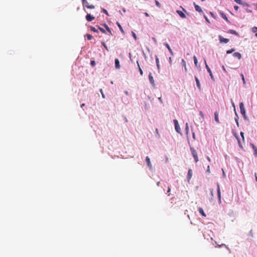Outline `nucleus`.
Returning a JSON list of instances; mask_svg holds the SVG:
<instances>
[{
  "mask_svg": "<svg viewBox=\"0 0 257 257\" xmlns=\"http://www.w3.org/2000/svg\"><path fill=\"white\" fill-rule=\"evenodd\" d=\"M239 108L240 110V113L242 115L244 119L249 121V119L246 115V112L244 107V104L242 102L239 103Z\"/></svg>",
  "mask_w": 257,
  "mask_h": 257,
  "instance_id": "nucleus-1",
  "label": "nucleus"
},
{
  "mask_svg": "<svg viewBox=\"0 0 257 257\" xmlns=\"http://www.w3.org/2000/svg\"><path fill=\"white\" fill-rule=\"evenodd\" d=\"M190 151H191V154L194 158L195 162L196 163H197L198 161V157L197 156V152L194 149V148L192 147H190Z\"/></svg>",
  "mask_w": 257,
  "mask_h": 257,
  "instance_id": "nucleus-2",
  "label": "nucleus"
},
{
  "mask_svg": "<svg viewBox=\"0 0 257 257\" xmlns=\"http://www.w3.org/2000/svg\"><path fill=\"white\" fill-rule=\"evenodd\" d=\"M204 62H205V67H206V68L207 69V72L209 74V75L210 76V78H211V80H213V81H214L215 79H214V76H213V75L212 74V73L211 72V70L210 69V68L209 67L208 65H207L205 60H204Z\"/></svg>",
  "mask_w": 257,
  "mask_h": 257,
  "instance_id": "nucleus-3",
  "label": "nucleus"
},
{
  "mask_svg": "<svg viewBox=\"0 0 257 257\" xmlns=\"http://www.w3.org/2000/svg\"><path fill=\"white\" fill-rule=\"evenodd\" d=\"M217 197L218 199V203L219 204H220L221 201V192L219 187V184L218 183H217Z\"/></svg>",
  "mask_w": 257,
  "mask_h": 257,
  "instance_id": "nucleus-4",
  "label": "nucleus"
},
{
  "mask_svg": "<svg viewBox=\"0 0 257 257\" xmlns=\"http://www.w3.org/2000/svg\"><path fill=\"white\" fill-rule=\"evenodd\" d=\"M232 104L233 106L234 107V109L235 113V117L234 118V119H235V122L236 123V125H237V126H239V122H238V118H239V117H238V115L237 112L235 111L234 103L232 101Z\"/></svg>",
  "mask_w": 257,
  "mask_h": 257,
  "instance_id": "nucleus-5",
  "label": "nucleus"
},
{
  "mask_svg": "<svg viewBox=\"0 0 257 257\" xmlns=\"http://www.w3.org/2000/svg\"><path fill=\"white\" fill-rule=\"evenodd\" d=\"M218 39L219 40L220 43H227L229 41L228 39L224 38L220 35H219L218 36Z\"/></svg>",
  "mask_w": 257,
  "mask_h": 257,
  "instance_id": "nucleus-6",
  "label": "nucleus"
},
{
  "mask_svg": "<svg viewBox=\"0 0 257 257\" xmlns=\"http://www.w3.org/2000/svg\"><path fill=\"white\" fill-rule=\"evenodd\" d=\"M148 77H149V80L150 83L152 84V85L153 86H155V81L154 80L153 77L151 72L149 73Z\"/></svg>",
  "mask_w": 257,
  "mask_h": 257,
  "instance_id": "nucleus-7",
  "label": "nucleus"
},
{
  "mask_svg": "<svg viewBox=\"0 0 257 257\" xmlns=\"http://www.w3.org/2000/svg\"><path fill=\"white\" fill-rule=\"evenodd\" d=\"M219 14L222 18H223L224 20H225L228 23H230V22L228 19L227 17H226V15L222 12L220 11Z\"/></svg>",
  "mask_w": 257,
  "mask_h": 257,
  "instance_id": "nucleus-8",
  "label": "nucleus"
},
{
  "mask_svg": "<svg viewBox=\"0 0 257 257\" xmlns=\"http://www.w3.org/2000/svg\"><path fill=\"white\" fill-rule=\"evenodd\" d=\"M250 146L252 147V148L253 149V151H254V156L255 157H257V147L252 143H250Z\"/></svg>",
  "mask_w": 257,
  "mask_h": 257,
  "instance_id": "nucleus-9",
  "label": "nucleus"
},
{
  "mask_svg": "<svg viewBox=\"0 0 257 257\" xmlns=\"http://www.w3.org/2000/svg\"><path fill=\"white\" fill-rule=\"evenodd\" d=\"M85 18L88 22H91L95 19V18L93 16L89 14H87V15L85 17Z\"/></svg>",
  "mask_w": 257,
  "mask_h": 257,
  "instance_id": "nucleus-10",
  "label": "nucleus"
},
{
  "mask_svg": "<svg viewBox=\"0 0 257 257\" xmlns=\"http://www.w3.org/2000/svg\"><path fill=\"white\" fill-rule=\"evenodd\" d=\"M146 162L147 163V164L148 166L149 167V169L150 170H152V164L151 163L150 159V158H149V157L148 156L146 157Z\"/></svg>",
  "mask_w": 257,
  "mask_h": 257,
  "instance_id": "nucleus-11",
  "label": "nucleus"
},
{
  "mask_svg": "<svg viewBox=\"0 0 257 257\" xmlns=\"http://www.w3.org/2000/svg\"><path fill=\"white\" fill-rule=\"evenodd\" d=\"M194 78H195V81L196 83L197 87L198 88V89L200 91L201 90V85L200 83L199 80L196 76L194 77Z\"/></svg>",
  "mask_w": 257,
  "mask_h": 257,
  "instance_id": "nucleus-12",
  "label": "nucleus"
},
{
  "mask_svg": "<svg viewBox=\"0 0 257 257\" xmlns=\"http://www.w3.org/2000/svg\"><path fill=\"white\" fill-rule=\"evenodd\" d=\"M176 13L179 15V16L181 18H183V19L186 18V16L185 14L183 12H182L180 10H177Z\"/></svg>",
  "mask_w": 257,
  "mask_h": 257,
  "instance_id": "nucleus-13",
  "label": "nucleus"
},
{
  "mask_svg": "<svg viewBox=\"0 0 257 257\" xmlns=\"http://www.w3.org/2000/svg\"><path fill=\"white\" fill-rule=\"evenodd\" d=\"M164 45L166 47V48L168 49V50H169V52L170 53L171 55L172 56H173L174 55V53L172 51V50L171 49V47H170L169 45L167 43H165L164 44Z\"/></svg>",
  "mask_w": 257,
  "mask_h": 257,
  "instance_id": "nucleus-14",
  "label": "nucleus"
},
{
  "mask_svg": "<svg viewBox=\"0 0 257 257\" xmlns=\"http://www.w3.org/2000/svg\"><path fill=\"white\" fill-rule=\"evenodd\" d=\"M114 63H115V67L116 69H119L120 66L119 64V61L117 58L115 59Z\"/></svg>",
  "mask_w": 257,
  "mask_h": 257,
  "instance_id": "nucleus-15",
  "label": "nucleus"
},
{
  "mask_svg": "<svg viewBox=\"0 0 257 257\" xmlns=\"http://www.w3.org/2000/svg\"><path fill=\"white\" fill-rule=\"evenodd\" d=\"M193 5L194 6L195 9L196 11L200 13L202 12V9L198 5H196L195 3H193Z\"/></svg>",
  "mask_w": 257,
  "mask_h": 257,
  "instance_id": "nucleus-16",
  "label": "nucleus"
},
{
  "mask_svg": "<svg viewBox=\"0 0 257 257\" xmlns=\"http://www.w3.org/2000/svg\"><path fill=\"white\" fill-rule=\"evenodd\" d=\"M155 59H156V65H157V69L159 71V72L160 71V64H159V58L158 57V56L157 55L155 56Z\"/></svg>",
  "mask_w": 257,
  "mask_h": 257,
  "instance_id": "nucleus-17",
  "label": "nucleus"
},
{
  "mask_svg": "<svg viewBox=\"0 0 257 257\" xmlns=\"http://www.w3.org/2000/svg\"><path fill=\"white\" fill-rule=\"evenodd\" d=\"M214 119H215V121L217 123H220V121H219V118H218V112L217 111H215L214 113Z\"/></svg>",
  "mask_w": 257,
  "mask_h": 257,
  "instance_id": "nucleus-18",
  "label": "nucleus"
},
{
  "mask_svg": "<svg viewBox=\"0 0 257 257\" xmlns=\"http://www.w3.org/2000/svg\"><path fill=\"white\" fill-rule=\"evenodd\" d=\"M228 33L235 35L238 37L239 36V34L233 30L230 29L227 31Z\"/></svg>",
  "mask_w": 257,
  "mask_h": 257,
  "instance_id": "nucleus-19",
  "label": "nucleus"
},
{
  "mask_svg": "<svg viewBox=\"0 0 257 257\" xmlns=\"http://www.w3.org/2000/svg\"><path fill=\"white\" fill-rule=\"evenodd\" d=\"M193 60H194V64H195V66L197 68H199L200 69V66L199 65H198V61H197V59L196 58V57L195 56H194L193 57Z\"/></svg>",
  "mask_w": 257,
  "mask_h": 257,
  "instance_id": "nucleus-20",
  "label": "nucleus"
},
{
  "mask_svg": "<svg viewBox=\"0 0 257 257\" xmlns=\"http://www.w3.org/2000/svg\"><path fill=\"white\" fill-rule=\"evenodd\" d=\"M192 176V171L191 169H189L188 174H187V178L188 181H189V180L191 178Z\"/></svg>",
  "mask_w": 257,
  "mask_h": 257,
  "instance_id": "nucleus-21",
  "label": "nucleus"
},
{
  "mask_svg": "<svg viewBox=\"0 0 257 257\" xmlns=\"http://www.w3.org/2000/svg\"><path fill=\"white\" fill-rule=\"evenodd\" d=\"M233 56L237 58L239 60H240L241 58V55L239 52H234L233 54Z\"/></svg>",
  "mask_w": 257,
  "mask_h": 257,
  "instance_id": "nucleus-22",
  "label": "nucleus"
},
{
  "mask_svg": "<svg viewBox=\"0 0 257 257\" xmlns=\"http://www.w3.org/2000/svg\"><path fill=\"white\" fill-rule=\"evenodd\" d=\"M175 128L176 131L178 133L182 135V133H181V128L180 127L179 124L175 125Z\"/></svg>",
  "mask_w": 257,
  "mask_h": 257,
  "instance_id": "nucleus-23",
  "label": "nucleus"
},
{
  "mask_svg": "<svg viewBox=\"0 0 257 257\" xmlns=\"http://www.w3.org/2000/svg\"><path fill=\"white\" fill-rule=\"evenodd\" d=\"M181 64H182V66L184 67L185 72H187V69L186 65V62L183 59H182L181 60Z\"/></svg>",
  "mask_w": 257,
  "mask_h": 257,
  "instance_id": "nucleus-24",
  "label": "nucleus"
},
{
  "mask_svg": "<svg viewBox=\"0 0 257 257\" xmlns=\"http://www.w3.org/2000/svg\"><path fill=\"white\" fill-rule=\"evenodd\" d=\"M185 132L186 135L188 136L189 134V125L188 123L185 124Z\"/></svg>",
  "mask_w": 257,
  "mask_h": 257,
  "instance_id": "nucleus-25",
  "label": "nucleus"
},
{
  "mask_svg": "<svg viewBox=\"0 0 257 257\" xmlns=\"http://www.w3.org/2000/svg\"><path fill=\"white\" fill-rule=\"evenodd\" d=\"M199 212L203 216L206 217V214L204 213L203 209L201 207L198 208Z\"/></svg>",
  "mask_w": 257,
  "mask_h": 257,
  "instance_id": "nucleus-26",
  "label": "nucleus"
},
{
  "mask_svg": "<svg viewBox=\"0 0 257 257\" xmlns=\"http://www.w3.org/2000/svg\"><path fill=\"white\" fill-rule=\"evenodd\" d=\"M82 3L83 7H86L89 5L88 3L87 2V0H82Z\"/></svg>",
  "mask_w": 257,
  "mask_h": 257,
  "instance_id": "nucleus-27",
  "label": "nucleus"
},
{
  "mask_svg": "<svg viewBox=\"0 0 257 257\" xmlns=\"http://www.w3.org/2000/svg\"><path fill=\"white\" fill-rule=\"evenodd\" d=\"M116 25H117V26L118 27L120 31H121V32L123 34L124 33V31H123L121 26L120 25V24L118 23V22H116Z\"/></svg>",
  "mask_w": 257,
  "mask_h": 257,
  "instance_id": "nucleus-28",
  "label": "nucleus"
},
{
  "mask_svg": "<svg viewBox=\"0 0 257 257\" xmlns=\"http://www.w3.org/2000/svg\"><path fill=\"white\" fill-rule=\"evenodd\" d=\"M137 64H138V68H139V71H140V74H141V75H143V71L142 69H141V67H140V64H139V61H137Z\"/></svg>",
  "mask_w": 257,
  "mask_h": 257,
  "instance_id": "nucleus-29",
  "label": "nucleus"
},
{
  "mask_svg": "<svg viewBox=\"0 0 257 257\" xmlns=\"http://www.w3.org/2000/svg\"><path fill=\"white\" fill-rule=\"evenodd\" d=\"M96 27L98 28V29L103 33L105 34L106 31L103 28L99 27L98 25H97Z\"/></svg>",
  "mask_w": 257,
  "mask_h": 257,
  "instance_id": "nucleus-30",
  "label": "nucleus"
},
{
  "mask_svg": "<svg viewBox=\"0 0 257 257\" xmlns=\"http://www.w3.org/2000/svg\"><path fill=\"white\" fill-rule=\"evenodd\" d=\"M156 136L158 139L160 138V135L159 133V131L158 128H156L155 130Z\"/></svg>",
  "mask_w": 257,
  "mask_h": 257,
  "instance_id": "nucleus-31",
  "label": "nucleus"
},
{
  "mask_svg": "<svg viewBox=\"0 0 257 257\" xmlns=\"http://www.w3.org/2000/svg\"><path fill=\"white\" fill-rule=\"evenodd\" d=\"M90 29L95 33H98V31L95 28L92 26H90Z\"/></svg>",
  "mask_w": 257,
  "mask_h": 257,
  "instance_id": "nucleus-32",
  "label": "nucleus"
},
{
  "mask_svg": "<svg viewBox=\"0 0 257 257\" xmlns=\"http://www.w3.org/2000/svg\"><path fill=\"white\" fill-rule=\"evenodd\" d=\"M155 4L159 8H160L161 7V4L157 0H155Z\"/></svg>",
  "mask_w": 257,
  "mask_h": 257,
  "instance_id": "nucleus-33",
  "label": "nucleus"
},
{
  "mask_svg": "<svg viewBox=\"0 0 257 257\" xmlns=\"http://www.w3.org/2000/svg\"><path fill=\"white\" fill-rule=\"evenodd\" d=\"M241 5H242L243 7H249V5L244 2H242Z\"/></svg>",
  "mask_w": 257,
  "mask_h": 257,
  "instance_id": "nucleus-34",
  "label": "nucleus"
},
{
  "mask_svg": "<svg viewBox=\"0 0 257 257\" xmlns=\"http://www.w3.org/2000/svg\"><path fill=\"white\" fill-rule=\"evenodd\" d=\"M85 37H86L87 39L89 40H91L92 38V36L91 35L89 34H87L85 35Z\"/></svg>",
  "mask_w": 257,
  "mask_h": 257,
  "instance_id": "nucleus-35",
  "label": "nucleus"
},
{
  "mask_svg": "<svg viewBox=\"0 0 257 257\" xmlns=\"http://www.w3.org/2000/svg\"><path fill=\"white\" fill-rule=\"evenodd\" d=\"M90 65L92 67H94L96 65L95 61L94 60H91Z\"/></svg>",
  "mask_w": 257,
  "mask_h": 257,
  "instance_id": "nucleus-36",
  "label": "nucleus"
},
{
  "mask_svg": "<svg viewBox=\"0 0 257 257\" xmlns=\"http://www.w3.org/2000/svg\"><path fill=\"white\" fill-rule=\"evenodd\" d=\"M235 51V49L234 48H232V49H231L230 50H228L226 51V53L227 54H231L233 52H234Z\"/></svg>",
  "mask_w": 257,
  "mask_h": 257,
  "instance_id": "nucleus-37",
  "label": "nucleus"
},
{
  "mask_svg": "<svg viewBox=\"0 0 257 257\" xmlns=\"http://www.w3.org/2000/svg\"><path fill=\"white\" fill-rule=\"evenodd\" d=\"M101 44L105 48V49L107 51H109V49L107 47V46L105 45V43L104 42H101Z\"/></svg>",
  "mask_w": 257,
  "mask_h": 257,
  "instance_id": "nucleus-38",
  "label": "nucleus"
},
{
  "mask_svg": "<svg viewBox=\"0 0 257 257\" xmlns=\"http://www.w3.org/2000/svg\"><path fill=\"white\" fill-rule=\"evenodd\" d=\"M232 133L233 134V135L235 137L236 140H238V139H239L238 136L237 134V133L235 132H234L233 130L232 131Z\"/></svg>",
  "mask_w": 257,
  "mask_h": 257,
  "instance_id": "nucleus-39",
  "label": "nucleus"
},
{
  "mask_svg": "<svg viewBox=\"0 0 257 257\" xmlns=\"http://www.w3.org/2000/svg\"><path fill=\"white\" fill-rule=\"evenodd\" d=\"M199 114L201 116V118H202V119H204V113L202 111H199Z\"/></svg>",
  "mask_w": 257,
  "mask_h": 257,
  "instance_id": "nucleus-40",
  "label": "nucleus"
},
{
  "mask_svg": "<svg viewBox=\"0 0 257 257\" xmlns=\"http://www.w3.org/2000/svg\"><path fill=\"white\" fill-rule=\"evenodd\" d=\"M240 76L241 77V79H242V80L243 81V84H245V78H244L243 74L242 73H241L240 74Z\"/></svg>",
  "mask_w": 257,
  "mask_h": 257,
  "instance_id": "nucleus-41",
  "label": "nucleus"
},
{
  "mask_svg": "<svg viewBox=\"0 0 257 257\" xmlns=\"http://www.w3.org/2000/svg\"><path fill=\"white\" fill-rule=\"evenodd\" d=\"M87 8L88 9H93L95 8V7L94 6L92 5H88V6H87Z\"/></svg>",
  "mask_w": 257,
  "mask_h": 257,
  "instance_id": "nucleus-42",
  "label": "nucleus"
},
{
  "mask_svg": "<svg viewBox=\"0 0 257 257\" xmlns=\"http://www.w3.org/2000/svg\"><path fill=\"white\" fill-rule=\"evenodd\" d=\"M237 140V142H238V146H239V147L241 149H243V147L241 144L240 139H238V140Z\"/></svg>",
  "mask_w": 257,
  "mask_h": 257,
  "instance_id": "nucleus-43",
  "label": "nucleus"
},
{
  "mask_svg": "<svg viewBox=\"0 0 257 257\" xmlns=\"http://www.w3.org/2000/svg\"><path fill=\"white\" fill-rule=\"evenodd\" d=\"M252 31L253 32V33H256L257 32V27H253L252 28Z\"/></svg>",
  "mask_w": 257,
  "mask_h": 257,
  "instance_id": "nucleus-44",
  "label": "nucleus"
},
{
  "mask_svg": "<svg viewBox=\"0 0 257 257\" xmlns=\"http://www.w3.org/2000/svg\"><path fill=\"white\" fill-rule=\"evenodd\" d=\"M132 36L134 37V38L135 40H137V35L133 31H132Z\"/></svg>",
  "mask_w": 257,
  "mask_h": 257,
  "instance_id": "nucleus-45",
  "label": "nucleus"
},
{
  "mask_svg": "<svg viewBox=\"0 0 257 257\" xmlns=\"http://www.w3.org/2000/svg\"><path fill=\"white\" fill-rule=\"evenodd\" d=\"M210 14L214 19H216L217 17L213 12H210Z\"/></svg>",
  "mask_w": 257,
  "mask_h": 257,
  "instance_id": "nucleus-46",
  "label": "nucleus"
},
{
  "mask_svg": "<svg viewBox=\"0 0 257 257\" xmlns=\"http://www.w3.org/2000/svg\"><path fill=\"white\" fill-rule=\"evenodd\" d=\"M248 235L250 236L251 237H253V232H252V230H250L248 233Z\"/></svg>",
  "mask_w": 257,
  "mask_h": 257,
  "instance_id": "nucleus-47",
  "label": "nucleus"
},
{
  "mask_svg": "<svg viewBox=\"0 0 257 257\" xmlns=\"http://www.w3.org/2000/svg\"><path fill=\"white\" fill-rule=\"evenodd\" d=\"M234 2H235L237 4H239V5H241L243 1H242L241 0H234Z\"/></svg>",
  "mask_w": 257,
  "mask_h": 257,
  "instance_id": "nucleus-48",
  "label": "nucleus"
},
{
  "mask_svg": "<svg viewBox=\"0 0 257 257\" xmlns=\"http://www.w3.org/2000/svg\"><path fill=\"white\" fill-rule=\"evenodd\" d=\"M102 11L103 13L105 14L106 15H108L107 11L105 9L102 8Z\"/></svg>",
  "mask_w": 257,
  "mask_h": 257,
  "instance_id": "nucleus-49",
  "label": "nucleus"
},
{
  "mask_svg": "<svg viewBox=\"0 0 257 257\" xmlns=\"http://www.w3.org/2000/svg\"><path fill=\"white\" fill-rule=\"evenodd\" d=\"M240 134L242 139V140L244 141V133L243 132H241Z\"/></svg>",
  "mask_w": 257,
  "mask_h": 257,
  "instance_id": "nucleus-50",
  "label": "nucleus"
},
{
  "mask_svg": "<svg viewBox=\"0 0 257 257\" xmlns=\"http://www.w3.org/2000/svg\"><path fill=\"white\" fill-rule=\"evenodd\" d=\"M204 18L205 19L206 21L208 23L210 24V21H209V19H208V18L205 15H204Z\"/></svg>",
  "mask_w": 257,
  "mask_h": 257,
  "instance_id": "nucleus-51",
  "label": "nucleus"
},
{
  "mask_svg": "<svg viewBox=\"0 0 257 257\" xmlns=\"http://www.w3.org/2000/svg\"><path fill=\"white\" fill-rule=\"evenodd\" d=\"M152 39L154 42L155 44L156 45H157V41L155 37H152Z\"/></svg>",
  "mask_w": 257,
  "mask_h": 257,
  "instance_id": "nucleus-52",
  "label": "nucleus"
},
{
  "mask_svg": "<svg viewBox=\"0 0 257 257\" xmlns=\"http://www.w3.org/2000/svg\"><path fill=\"white\" fill-rule=\"evenodd\" d=\"M173 121L174 122L175 125L179 124L178 121L177 119H174Z\"/></svg>",
  "mask_w": 257,
  "mask_h": 257,
  "instance_id": "nucleus-53",
  "label": "nucleus"
},
{
  "mask_svg": "<svg viewBox=\"0 0 257 257\" xmlns=\"http://www.w3.org/2000/svg\"><path fill=\"white\" fill-rule=\"evenodd\" d=\"M210 191L211 195L212 197H213V189L210 188Z\"/></svg>",
  "mask_w": 257,
  "mask_h": 257,
  "instance_id": "nucleus-54",
  "label": "nucleus"
},
{
  "mask_svg": "<svg viewBox=\"0 0 257 257\" xmlns=\"http://www.w3.org/2000/svg\"><path fill=\"white\" fill-rule=\"evenodd\" d=\"M223 246H225V247H226L227 248H228V247H227V246H226V245L225 244H224V243H222V244H220V245H219V247H223Z\"/></svg>",
  "mask_w": 257,
  "mask_h": 257,
  "instance_id": "nucleus-55",
  "label": "nucleus"
},
{
  "mask_svg": "<svg viewBox=\"0 0 257 257\" xmlns=\"http://www.w3.org/2000/svg\"><path fill=\"white\" fill-rule=\"evenodd\" d=\"M100 92H101V94H102V97H103V98H104V97H105V95H104V93H103V92L102 89H100Z\"/></svg>",
  "mask_w": 257,
  "mask_h": 257,
  "instance_id": "nucleus-56",
  "label": "nucleus"
},
{
  "mask_svg": "<svg viewBox=\"0 0 257 257\" xmlns=\"http://www.w3.org/2000/svg\"><path fill=\"white\" fill-rule=\"evenodd\" d=\"M102 25L104 26L106 30L109 28V27L105 23H104Z\"/></svg>",
  "mask_w": 257,
  "mask_h": 257,
  "instance_id": "nucleus-57",
  "label": "nucleus"
},
{
  "mask_svg": "<svg viewBox=\"0 0 257 257\" xmlns=\"http://www.w3.org/2000/svg\"><path fill=\"white\" fill-rule=\"evenodd\" d=\"M106 31L110 34V35H112V33H111V30L109 28L108 29H106Z\"/></svg>",
  "mask_w": 257,
  "mask_h": 257,
  "instance_id": "nucleus-58",
  "label": "nucleus"
},
{
  "mask_svg": "<svg viewBox=\"0 0 257 257\" xmlns=\"http://www.w3.org/2000/svg\"><path fill=\"white\" fill-rule=\"evenodd\" d=\"M106 31L110 34V35H112V33H111V30L109 28L108 29H106Z\"/></svg>",
  "mask_w": 257,
  "mask_h": 257,
  "instance_id": "nucleus-59",
  "label": "nucleus"
},
{
  "mask_svg": "<svg viewBox=\"0 0 257 257\" xmlns=\"http://www.w3.org/2000/svg\"><path fill=\"white\" fill-rule=\"evenodd\" d=\"M172 58H171V57H170L169 58V64H170V65H171V64H172Z\"/></svg>",
  "mask_w": 257,
  "mask_h": 257,
  "instance_id": "nucleus-60",
  "label": "nucleus"
},
{
  "mask_svg": "<svg viewBox=\"0 0 257 257\" xmlns=\"http://www.w3.org/2000/svg\"><path fill=\"white\" fill-rule=\"evenodd\" d=\"M206 172L209 173L210 172L209 166H208Z\"/></svg>",
  "mask_w": 257,
  "mask_h": 257,
  "instance_id": "nucleus-61",
  "label": "nucleus"
},
{
  "mask_svg": "<svg viewBox=\"0 0 257 257\" xmlns=\"http://www.w3.org/2000/svg\"><path fill=\"white\" fill-rule=\"evenodd\" d=\"M234 9H235V10L237 11L239 9V7L238 6H234Z\"/></svg>",
  "mask_w": 257,
  "mask_h": 257,
  "instance_id": "nucleus-62",
  "label": "nucleus"
},
{
  "mask_svg": "<svg viewBox=\"0 0 257 257\" xmlns=\"http://www.w3.org/2000/svg\"><path fill=\"white\" fill-rule=\"evenodd\" d=\"M222 69L223 71L225 73H226V72H227V71H226V69H225V67H224V66H222Z\"/></svg>",
  "mask_w": 257,
  "mask_h": 257,
  "instance_id": "nucleus-63",
  "label": "nucleus"
},
{
  "mask_svg": "<svg viewBox=\"0 0 257 257\" xmlns=\"http://www.w3.org/2000/svg\"><path fill=\"white\" fill-rule=\"evenodd\" d=\"M192 137L194 140L196 139L195 134L194 132H192Z\"/></svg>",
  "mask_w": 257,
  "mask_h": 257,
  "instance_id": "nucleus-64",
  "label": "nucleus"
}]
</instances>
